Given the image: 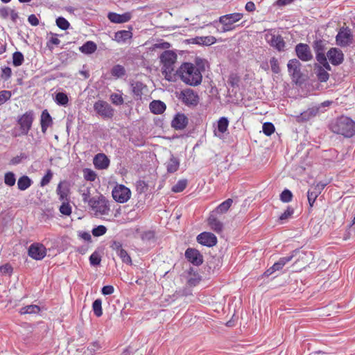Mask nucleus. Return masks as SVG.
Listing matches in <instances>:
<instances>
[{
  "label": "nucleus",
  "mask_w": 355,
  "mask_h": 355,
  "mask_svg": "<svg viewBox=\"0 0 355 355\" xmlns=\"http://www.w3.org/2000/svg\"><path fill=\"white\" fill-rule=\"evenodd\" d=\"M203 68L191 62H183L176 70L177 78H179L184 84L196 87L201 84Z\"/></svg>",
  "instance_id": "f257e3e1"
},
{
  "label": "nucleus",
  "mask_w": 355,
  "mask_h": 355,
  "mask_svg": "<svg viewBox=\"0 0 355 355\" xmlns=\"http://www.w3.org/2000/svg\"><path fill=\"white\" fill-rule=\"evenodd\" d=\"M176 60L177 55L171 51H165L160 55V61L162 64V73L168 81L177 80V73L174 69Z\"/></svg>",
  "instance_id": "f03ea898"
},
{
  "label": "nucleus",
  "mask_w": 355,
  "mask_h": 355,
  "mask_svg": "<svg viewBox=\"0 0 355 355\" xmlns=\"http://www.w3.org/2000/svg\"><path fill=\"white\" fill-rule=\"evenodd\" d=\"M332 130L345 137H352L355 134V123L349 117L342 116L333 125Z\"/></svg>",
  "instance_id": "7ed1b4c3"
},
{
  "label": "nucleus",
  "mask_w": 355,
  "mask_h": 355,
  "mask_svg": "<svg viewBox=\"0 0 355 355\" xmlns=\"http://www.w3.org/2000/svg\"><path fill=\"white\" fill-rule=\"evenodd\" d=\"M89 207L96 216L108 215L110 210L109 202L103 195L96 196Z\"/></svg>",
  "instance_id": "20e7f679"
},
{
  "label": "nucleus",
  "mask_w": 355,
  "mask_h": 355,
  "mask_svg": "<svg viewBox=\"0 0 355 355\" xmlns=\"http://www.w3.org/2000/svg\"><path fill=\"white\" fill-rule=\"evenodd\" d=\"M130 189L123 184H118L112 189V196L118 203H125L131 198Z\"/></svg>",
  "instance_id": "39448f33"
},
{
  "label": "nucleus",
  "mask_w": 355,
  "mask_h": 355,
  "mask_svg": "<svg viewBox=\"0 0 355 355\" xmlns=\"http://www.w3.org/2000/svg\"><path fill=\"white\" fill-rule=\"evenodd\" d=\"M243 17L241 12L227 14L219 17V22L223 24V31L227 32L234 29L232 25L239 21Z\"/></svg>",
  "instance_id": "423d86ee"
},
{
  "label": "nucleus",
  "mask_w": 355,
  "mask_h": 355,
  "mask_svg": "<svg viewBox=\"0 0 355 355\" xmlns=\"http://www.w3.org/2000/svg\"><path fill=\"white\" fill-rule=\"evenodd\" d=\"M353 34L348 26L341 27L336 37V44L342 47L349 46L353 42Z\"/></svg>",
  "instance_id": "0eeeda50"
},
{
  "label": "nucleus",
  "mask_w": 355,
  "mask_h": 355,
  "mask_svg": "<svg viewBox=\"0 0 355 355\" xmlns=\"http://www.w3.org/2000/svg\"><path fill=\"white\" fill-rule=\"evenodd\" d=\"M302 64L297 59L290 60L287 64L288 71L292 80L299 83L303 80V74L301 71Z\"/></svg>",
  "instance_id": "6e6552de"
},
{
  "label": "nucleus",
  "mask_w": 355,
  "mask_h": 355,
  "mask_svg": "<svg viewBox=\"0 0 355 355\" xmlns=\"http://www.w3.org/2000/svg\"><path fill=\"white\" fill-rule=\"evenodd\" d=\"M96 112L104 119H111L114 116V110L106 101H98L94 105Z\"/></svg>",
  "instance_id": "1a4fd4ad"
},
{
  "label": "nucleus",
  "mask_w": 355,
  "mask_h": 355,
  "mask_svg": "<svg viewBox=\"0 0 355 355\" xmlns=\"http://www.w3.org/2000/svg\"><path fill=\"white\" fill-rule=\"evenodd\" d=\"M178 98L187 105L196 106L199 102L198 94L189 88L181 91Z\"/></svg>",
  "instance_id": "9d476101"
},
{
  "label": "nucleus",
  "mask_w": 355,
  "mask_h": 355,
  "mask_svg": "<svg viewBox=\"0 0 355 355\" xmlns=\"http://www.w3.org/2000/svg\"><path fill=\"white\" fill-rule=\"evenodd\" d=\"M265 39L266 42L278 51H284L285 50L286 43L279 34L268 33L266 34Z\"/></svg>",
  "instance_id": "9b49d317"
},
{
  "label": "nucleus",
  "mask_w": 355,
  "mask_h": 355,
  "mask_svg": "<svg viewBox=\"0 0 355 355\" xmlns=\"http://www.w3.org/2000/svg\"><path fill=\"white\" fill-rule=\"evenodd\" d=\"M110 248L112 250L116 252L117 255L120 257L122 262L128 264L132 265V261L128 253V252L123 248L122 243L120 241H113L110 245Z\"/></svg>",
  "instance_id": "f8f14e48"
},
{
  "label": "nucleus",
  "mask_w": 355,
  "mask_h": 355,
  "mask_svg": "<svg viewBox=\"0 0 355 355\" xmlns=\"http://www.w3.org/2000/svg\"><path fill=\"white\" fill-rule=\"evenodd\" d=\"M28 255L35 260H42L46 254V249L40 243L31 244L28 251Z\"/></svg>",
  "instance_id": "ddd939ff"
},
{
  "label": "nucleus",
  "mask_w": 355,
  "mask_h": 355,
  "mask_svg": "<svg viewBox=\"0 0 355 355\" xmlns=\"http://www.w3.org/2000/svg\"><path fill=\"white\" fill-rule=\"evenodd\" d=\"M325 186V184L321 182L311 186V188L307 191V198L311 207L313 206L315 200L321 193Z\"/></svg>",
  "instance_id": "4468645a"
},
{
  "label": "nucleus",
  "mask_w": 355,
  "mask_h": 355,
  "mask_svg": "<svg viewBox=\"0 0 355 355\" xmlns=\"http://www.w3.org/2000/svg\"><path fill=\"white\" fill-rule=\"evenodd\" d=\"M197 241L202 245L213 247L217 243V238L213 233L204 232L198 235Z\"/></svg>",
  "instance_id": "2eb2a0df"
},
{
  "label": "nucleus",
  "mask_w": 355,
  "mask_h": 355,
  "mask_svg": "<svg viewBox=\"0 0 355 355\" xmlns=\"http://www.w3.org/2000/svg\"><path fill=\"white\" fill-rule=\"evenodd\" d=\"M185 257L187 259L195 266H200L203 262V257L200 252L195 249L189 248L185 251Z\"/></svg>",
  "instance_id": "dca6fc26"
},
{
  "label": "nucleus",
  "mask_w": 355,
  "mask_h": 355,
  "mask_svg": "<svg viewBox=\"0 0 355 355\" xmlns=\"http://www.w3.org/2000/svg\"><path fill=\"white\" fill-rule=\"evenodd\" d=\"M295 52L298 58L304 62L309 61L313 58L311 49L306 44H298L295 46Z\"/></svg>",
  "instance_id": "f3484780"
},
{
  "label": "nucleus",
  "mask_w": 355,
  "mask_h": 355,
  "mask_svg": "<svg viewBox=\"0 0 355 355\" xmlns=\"http://www.w3.org/2000/svg\"><path fill=\"white\" fill-rule=\"evenodd\" d=\"M327 56L329 62L335 66L339 65L343 63L344 60V54L341 50L337 48H331L327 53Z\"/></svg>",
  "instance_id": "a211bd4d"
},
{
  "label": "nucleus",
  "mask_w": 355,
  "mask_h": 355,
  "mask_svg": "<svg viewBox=\"0 0 355 355\" xmlns=\"http://www.w3.org/2000/svg\"><path fill=\"white\" fill-rule=\"evenodd\" d=\"M132 15L131 12H126L123 14L110 12L107 14L108 19L114 24H123L129 21L132 19Z\"/></svg>",
  "instance_id": "6ab92c4d"
},
{
  "label": "nucleus",
  "mask_w": 355,
  "mask_h": 355,
  "mask_svg": "<svg viewBox=\"0 0 355 355\" xmlns=\"http://www.w3.org/2000/svg\"><path fill=\"white\" fill-rule=\"evenodd\" d=\"M207 224L211 230L217 234H220L223 230V223L218 218V215L210 213L207 218Z\"/></svg>",
  "instance_id": "aec40b11"
},
{
  "label": "nucleus",
  "mask_w": 355,
  "mask_h": 355,
  "mask_svg": "<svg viewBox=\"0 0 355 355\" xmlns=\"http://www.w3.org/2000/svg\"><path fill=\"white\" fill-rule=\"evenodd\" d=\"M33 121V115L31 111L26 112L22 116H21L18 120V123L20 125L22 131L26 133L31 129L32 123Z\"/></svg>",
  "instance_id": "412c9836"
},
{
  "label": "nucleus",
  "mask_w": 355,
  "mask_h": 355,
  "mask_svg": "<svg viewBox=\"0 0 355 355\" xmlns=\"http://www.w3.org/2000/svg\"><path fill=\"white\" fill-rule=\"evenodd\" d=\"M188 123V119L184 114L178 113L173 118L171 125L175 130H183Z\"/></svg>",
  "instance_id": "4be33fe9"
},
{
  "label": "nucleus",
  "mask_w": 355,
  "mask_h": 355,
  "mask_svg": "<svg viewBox=\"0 0 355 355\" xmlns=\"http://www.w3.org/2000/svg\"><path fill=\"white\" fill-rule=\"evenodd\" d=\"M109 164L110 160L104 154H97L94 158V164L98 169H105L108 167Z\"/></svg>",
  "instance_id": "5701e85b"
},
{
  "label": "nucleus",
  "mask_w": 355,
  "mask_h": 355,
  "mask_svg": "<svg viewBox=\"0 0 355 355\" xmlns=\"http://www.w3.org/2000/svg\"><path fill=\"white\" fill-rule=\"evenodd\" d=\"M53 123L52 118L48 111L44 110L42 111L41 114V129L43 133H45L49 126H51Z\"/></svg>",
  "instance_id": "b1692460"
},
{
  "label": "nucleus",
  "mask_w": 355,
  "mask_h": 355,
  "mask_svg": "<svg viewBox=\"0 0 355 355\" xmlns=\"http://www.w3.org/2000/svg\"><path fill=\"white\" fill-rule=\"evenodd\" d=\"M131 30L132 27H130V30L128 31L122 30L116 32L114 34V40L118 43L125 42L128 40H130L132 37V33Z\"/></svg>",
  "instance_id": "393cba45"
},
{
  "label": "nucleus",
  "mask_w": 355,
  "mask_h": 355,
  "mask_svg": "<svg viewBox=\"0 0 355 355\" xmlns=\"http://www.w3.org/2000/svg\"><path fill=\"white\" fill-rule=\"evenodd\" d=\"M79 193L82 197V200L84 203H87L88 205L91 204V202L96 198L92 197L91 188L86 186H83L79 189Z\"/></svg>",
  "instance_id": "a878e982"
},
{
  "label": "nucleus",
  "mask_w": 355,
  "mask_h": 355,
  "mask_svg": "<svg viewBox=\"0 0 355 355\" xmlns=\"http://www.w3.org/2000/svg\"><path fill=\"white\" fill-rule=\"evenodd\" d=\"M233 203V200L231 198H228L222 203H220L215 209H214L211 213H214L216 215H221L225 214Z\"/></svg>",
  "instance_id": "bb28decb"
},
{
  "label": "nucleus",
  "mask_w": 355,
  "mask_h": 355,
  "mask_svg": "<svg viewBox=\"0 0 355 355\" xmlns=\"http://www.w3.org/2000/svg\"><path fill=\"white\" fill-rule=\"evenodd\" d=\"M149 107L150 111L155 114H160L166 110V105L160 101H153Z\"/></svg>",
  "instance_id": "cd10ccee"
},
{
  "label": "nucleus",
  "mask_w": 355,
  "mask_h": 355,
  "mask_svg": "<svg viewBox=\"0 0 355 355\" xmlns=\"http://www.w3.org/2000/svg\"><path fill=\"white\" fill-rule=\"evenodd\" d=\"M317 113L318 110L314 108H309L306 111L303 112L302 113H301V114L297 116V120L298 122L307 121L313 118L314 116H315Z\"/></svg>",
  "instance_id": "c85d7f7f"
},
{
  "label": "nucleus",
  "mask_w": 355,
  "mask_h": 355,
  "mask_svg": "<svg viewBox=\"0 0 355 355\" xmlns=\"http://www.w3.org/2000/svg\"><path fill=\"white\" fill-rule=\"evenodd\" d=\"M63 184L64 183L62 182L58 184L56 192L60 201H67L69 200L67 197L69 193V189L67 186L64 187Z\"/></svg>",
  "instance_id": "c756f323"
},
{
  "label": "nucleus",
  "mask_w": 355,
  "mask_h": 355,
  "mask_svg": "<svg viewBox=\"0 0 355 355\" xmlns=\"http://www.w3.org/2000/svg\"><path fill=\"white\" fill-rule=\"evenodd\" d=\"M315 71L319 81L327 82L329 78V70H327L323 66H315Z\"/></svg>",
  "instance_id": "7c9ffc66"
},
{
  "label": "nucleus",
  "mask_w": 355,
  "mask_h": 355,
  "mask_svg": "<svg viewBox=\"0 0 355 355\" xmlns=\"http://www.w3.org/2000/svg\"><path fill=\"white\" fill-rule=\"evenodd\" d=\"M97 46L92 41L86 42L83 46H81L79 49L80 51L85 54H91L96 51Z\"/></svg>",
  "instance_id": "2f4dec72"
},
{
  "label": "nucleus",
  "mask_w": 355,
  "mask_h": 355,
  "mask_svg": "<svg viewBox=\"0 0 355 355\" xmlns=\"http://www.w3.org/2000/svg\"><path fill=\"white\" fill-rule=\"evenodd\" d=\"M196 43L198 44L209 46L216 42V39L214 36H202L195 38Z\"/></svg>",
  "instance_id": "473e14b6"
},
{
  "label": "nucleus",
  "mask_w": 355,
  "mask_h": 355,
  "mask_svg": "<svg viewBox=\"0 0 355 355\" xmlns=\"http://www.w3.org/2000/svg\"><path fill=\"white\" fill-rule=\"evenodd\" d=\"M32 180L27 175L20 177L17 181L18 189L24 191L31 187Z\"/></svg>",
  "instance_id": "72a5a7b5"
},
{
  "label": "nucleus",
  "mask_w": 355,
  "mask_h": 355,
  "mask_svg": "<svg viewBox=\"0 0 355 355\" xmlns=\"http://www.w3.org/2000/svg\"><path fill=\"white\" fill-rule=\"evenodd\" d=\"M40 311V307L37 305H28L22 307L19 310L21 315L25 314H36Z\"/></svg>",
  "instance_id": "f704fd0d"
},
{
  "label": "nucleus",
  "mask_w": 355,
  "mask_h": 355,
  "mask_svg": "<svg viewBox=\"0 0 355 355\" xmlns=\"http://www.w3.org/2000/svg\"><path fill=\"white\" fill-rule=\"evenodd\" d=\"M180 166V162L177 158L172 156L166 164L167 171L168 173H175Z\"/></svg>",
  "instance_id": "c9c22d12"
},
{
  "label": "nucleus",
  "mask_w": 355,
  "mask_h": 355,
  "mask_svg": "<svg viewBox=\"0 0 355 355\" xmlns=\"http://www.w3.org/2000/svg\"><path fill=\"white\" fill-rule=\"evenodd\" d=\"M293 257V255L281 257L278 261L273 264V269L276 270V271L281 270L287 263L292 260Z\"/></svg>",
  "instance_id": "e433bc0d"
},
{
  "label": "nucleus",
  "mask_w": 355,
  "mask_h": 355,
  "mask_svg": "<svg viewBox=\"0 0 355 355\" xmlns=\"http://www.w3.org/2000/svg\"><path fill=\"white\" fill-rule=\"evenodd\" d=\"M315 58L317 61L323 66L327 70H331V68L327 62V56L325 55L324 52H320L315 53Z\"/></svg>",
  "instance_id": "4c0bfd02"
},
{
  "label": "nucleus",
  "mask_w": 355,
  "mask_h": 355,
  "mask_svg": "<svg viewBox=\"0 0 355 355\" xmlns=\"http://www.w3.org/2000/svg\"><path fill=\"white\" fill-rule=\"evenodd\" d=\"M55 101L59 105L65 106L68 104L69 98L65 93L58 92L55 95Z\"/></svg>",
  "instance_id": "58836bf2"
},
{
  "label": "nucleus",
  "mask_w": 355,
  "mask_h": 355,
  "mask_svg": "<svg viewBox=\"0 0 355 355\" xmlns=\"http://www.w3.org/2000/svg\"><path fill=\"white\" fill-rule=\"evenodd\" d=\"M111 73L116 78H121L125 73V68L120 64L114 66L111 70Z\"/></svg>",
  "instance_id": "ea45409f"
},
{
  "label": "nucleus",
  "mask_w": 355,
  "mask_h": 355,
  "mask_svg": "<svg viewBox=\"0 0 355 355\" xmlns=\"http://www.w3.org/2000/svg\"><path fill=\"white\" fill-rule=\"evenodd\" d=\"M228 125H229V121L227 118H225V117L220 118L219 120L218 121V125H217L218 131L221 134L225 133L227 130Z\"/></svg>",
  "instance_id": "a19ab883"
},
{
  "label": "nucleus",
  "mask_w": 355,
  "mask_h": 355,
  "mask_svg": "<svg viewBox=\"0 0 355 355\" xmlns=\"http://www.w3.org/2000/svg\"><path fill=\"white\" fill-rule=\"evenodd\" d=\"M132 92L133 94L141 98L143 94V89H144L145 86L143 83L141 82H135L132 84Z\"/></svg>",
  "instance_id": "79ce46f5"
},
{
  "label": "nucleus",
  "mask_w": 355,
  "mask_h": 355,
  "mask_svg": "<svg viewBox=\"0 0 355 355\" xmlns=\"http://www.w3.org/2000/svg\"><path fill=\"white\" fill-rule=\"evenodd\" d=\"M92 309L96 317H101L103 315L102 301L101 299H96L93 302Z\"/></svg>",
  "instance_id": "37998d69"
},
{
  "label": "nucleus",
  "mask_w": 355,
  "mask_h": 355,
  "mask_svg": "<svg viewBox=\"0 0 355 355\" xmlns=\"http://www.w3.org/2000/svg\"><path fill=\"white\" fill-rule=\"evenodd\" d=\"M24 60V55L21 52L16 51L12 54V64L15 67L21 66Z\"/></svg>",
  "instance_id": "c03bdc74"
},
{
  "label": "nucleus",
  "mask_w": 355,
  "mask_h": 355,
  "mask_svg": "<svg viewBox=\"0 0 355 355\" xmlns=\"http://www.w3.org/2000/svg\"><path fill=\"white\" fill-rule=\"evenodd\" d=\"M62 203L60 207V211L61 214L69 216L71 214V207L69 203V200L67 201H62Z\"/></svg>",
  "instance_id": "a18cd8bd"
},
{
  "label": "nucleus",
  "mask_w": 355,
  "mask_h": 355,
  "mask_svg": "<svg viewBox=\"0 0 355 355\" xmlns=\"http://www.w3.org/2000/svg\"><path fill=\"white\" fill-rule=\"evenodd\" d=\"M16 182L15 174L12 172H8L4 176V182L6 185L12 187Z\"/></svg>",
  "instance_id": "49530a36"
},
{
  "label": "nucleus",
  "mask_w": 355,
  "mask_h": 355,
  "mask_svg": "<svg viewBox=\"0 0 355 355\" xmlns=\"http://www.w3.org/2000/svg\"><path fill=\"white\" fill-rule=\"evenodd\" d=\"M187 182L184 180H179L173 187L172 191L175 193L182 192L186 188Z\"/></svg>",
  "instance_id": "de8ad7c7"
},
{
  "label": "nucleus",
  "mask_w": 355,
  "mask_h": 355,
  "mask_svg": "<svg viewBox=\"0 0 355 355\" xmlns=\"http://www.w3.org/2000/svg\"><path fill=\"white\" fill-rule=\"evenodd\" d=\"M83 176L86 180L91 182L94 181L96 178V173L90 168H85L83 170Z\"/></svg>",
  "instance_id": "09e8293b"
},
{
  "label": "nucleus",
  "mask_w": 355,
  "mask_h": 355,
  "mask_svg": "<svg viewBox=\"0 0 355 355\" xmlns=\"http://www.w3.org/2000/svg\"><path fill=\"white\" fill-rule=\"evenodd\" d=\"M56 25L60 29L65 31L69 28L70 24L65 18L59 17L56 19Z\"/></svg>",
  "instance_id": "8fccbe9b"
},
{
  "label": "nucleus",
  "mask_w": 355,
  "mask_h": 355,
  "mask_svg": "<svg viewBox=\"0 0 355 355\" xmlns=\"http://www.w3.org/2000/svg\"><path fill=\"white\" fill-rule=\"evenodd\" d=\"M263 132L267 136H270L275 132V126L270 122H266L263 124Z\"/></svg>",
  "instance_id": "3c124183"
},
{
  "label": "nucleus",
  "mask_w": 355,
  "mask_h": 355,
  "mask_svg": "<svg viewBox=\"0 0 355 355\" xmlns=\"http://www.w3.org/2000/svg\"><path fill=\"white\" fill-rule=\"evenodd\" d=\"M293 194L288 189H285L280 195V200L284 202H289L292 200Z\"/></svg>",
  "instance_id": "603ef678"
},
{
  "label": "nucleus",
  "mask_w": 355,
  "mask_h": 355,
  "mask_svg": "<svg viewBox=\"0 0 355 355\" xmlns=\"http://www.w3.org/2000/svg\"><path fill=\"white\" fill-rule=\"evenodd\" d=\"M107 232V228L104 225H98L96 227L94 228L92 231V234L94 236H101L104 235Z\"/></svg>",
  "instance_id": "864d4df0"
},
{
  "label": "nucleus",
  "mask_w": 355,
  "mask_h": 355,
  "mask_svg": "<svg viewBox=\"0 0 355 355\" xmlns=\"http://www.w3.org/2000/svg\"><path fill=\"white\" fill-rule=\"evenodd\" d=\"M12 96V93L8 90H2L0 92V105L8 101Z\"/></svg>",
  "instance_id": "5fc2aeb1"
},
{
  "label": "nucleus",
  "mask_w": 355,
  "mask_h": 355,
  "mask_svg": "<svg viewBox=\"0 0 355 355\" xmlns=\"http://www.w3.org/2000/svg\"><path fill=\"white\" fill-rule=\"evenodd\" d=\"M52 178H53V173L50 169H49L46 171V173L45 174V175L42 178L41 182H40V186L44 187V186L47 185L51 182Z\"/></svg>",
  "instance_id": "6e6d98bb"
},
{
  "label": "nucleus",
  "mask_w": 355,
  "mask_h": 355,
  "mask_svg": "<svg viewBox=\"0 0 355 355\" xmlns=\"http://www.w3.org/2000/svg\"><path fill=\"white\" fill-rule=\"evenodd\" d=\"M293 213H294V209L291 207H288L286 210H285L284 212L281 214L279 219V220H281L283 223L284 221L286 220L288 218L291 217V216L293 214Z\"/></svg>",
  "instance_id": "4d7b16f0"
},
{
  "label": "nucleus",
  "mask_w": 355,
  "mask_h": 355,
  "mask_svg": "<svg viewBox=\"0 0 355 355\" xmlns=\"http://www.w3.org/2000/svg\"><path fill=\"white\" fill-rule=\"evenodd\" d=\"M110 99H111L112 103L116 105H121L124 102L122 96L119 94H111Z\"/></svg>",
  "instance_id": "13d9d810"
},
{
  "label": "nucleus",
  "mask_w": 355,
  "mask_h": 355,
  "mask_svg": "<svg viewBox=\"0 0 355 355\" xmlns=\"http://www.w3.org/2000/svg\"><path fill=\"white\" fill-rule=\"evenodd\" d=\"M271 70L274 73H279L280 72V67L279 66L278 60L273 57L270 60Z\"/></svg>",
  "instance_id": "bf43d9fd"
},
{
  "label": "nucleus",
  "mask_w": 355,
  "mask_h": 355,
  "mask_svg": "<svg viewBox=\"0 0 355 355\" xmlns=\"http://www.w3.org/2000/svg\"><path fill=\"white\" fill-rule=\"evenodd\" d=\"M101 261V257L97 252H94L89 257L90 263L93 266H98Z\"/></svg>",
  "instance_id": "052dcab7"
},
{
  "label": "nucleus",
  "mask_w": 355,
  "mask_h": 355,
  "mask_svg": "<svg viewBox=\"0 0 355 355\" xmlns=\"http://www.w3.org/2000/svg\"><path fill=\"white\" fill-rule=\"evenodd\" d=\"M1 78L7 80L12 76V69L9 67H5L1 69Z\"/></svg>",
  "instance_id": "680f3d73"
},
{
  "label": "nucleus",
  "mask_w": 355,
  "mask_h": 355,
  "mask_svg": "<svg viewBox=\"0 0 355 355\" xmlns=\"http://www.w3.org/2000/svg\"><path fill=\"white\" fill-rule=\"evenodd\" d=\"M314 49L315 51V53H320V52H324V48L323 45L322 41H317L315 42L314 44Z\"/></svg>",
  "instance_id": "e2e57ef3"
},
{
  "label": "nucleus",
  "mask_w": 355,
  "mask_h": 355,
  "mask_svg": "<svg viewBox=\"0 0 355 355\" xmlns=\"http://www.w3.org/2000/svg\"><path fill=\"white\" fill-rule=\"evenodd\" d=\"M114 288L111 285L105 286L102 288V293L105 295H111L114 293Z\"/></svg>",
  "instance_id": "0e129e2a"
},
{
  "label": "nucleus",
  "mask_w": 355,
  "mask_h": 355,
  "mask_svg": "<svg viewBox=\"0 0 355 355\" xmlns=\"http://www.w3.org/2000/svg\"><path fill=\"white\" fill-rule=\"evenodd\" d=\"M11 9L7 7H2L0 8V17L3 19H6L10 12Z\"/></svg>",
  "instance_id": "69168bd1"
},
{
  "label": "nucleus",
  "mask_w": 355,
  "mask_h": 355,
  "mask_svg": "<svg viewBox=\"0 0 355 355\" xmlns=\"http://www.w3.org/2000/svg\"><path fill=\"white\" fill-rule=\"evenodd\" d=\"M0 272L4 274H10L12 272V268L9 263L0 266Z\"/></svg>",
  "instance_id": "338daca9"
},
{
  "label": "nucleus",
  "mask_w": 355,
  "mask_h": 355,
  "mask_svg": "<svg viewBox=\"0 0 355 355\" xmlns=\"http://www.w3.org/2000/svg\"><path fill=\"white\" fill-rule=\"evenodd\" d=\"M28 21L32 25V26H36L39 24V19H37V17L32 14L31 15L28 16Z\"/></svg>",
  "instance_id": "774afa93"
}]
</instances>
